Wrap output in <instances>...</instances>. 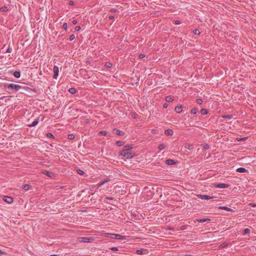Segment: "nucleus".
<instances>
[{
    "label": "nucleus",
    "mask_w": 256,
    "mask_h": 256,
    "mask_svg": "<svg viewBox=\"0 0 256 256\" xmlns=\"http://www.w3.org/2000/svg\"><path fill=\"white\" fill-rule=\"evenodd\" d=\"M4 86L6 89L15 91H18L22 88V86L20 85L14 84H4Z\"/></svg>",
    "instance_id": "obj_2"
},
{
    "label": "nucleus",
    "mask_w": 256,
    "mask_h": 256,
    "mask_svg": "<svg viewBox=\"0 0 256 256\" xmlns=\"http://www.w3.org/2000/svg\"><path fill=\"white\" fill-rule=\"evenodd\" d=\"M68 138L70 140H73L74 138V136L73 134H69Z\"/></svg>",
    "instance_id": "obj_35"
},
{
    "label": "nucleus",
    "mask_w": 256,
    "mask_h": 256,
    "mask_svg": "<svg viewBox=\"0 0 256 256\" xmlns=\"http://www.w3.org/2000/svg\"><path fill=\"white\" fill-rule=\"evenodd\" d=\"M187 148L189 150H192L194 149V146L192 144H188Z\"/></svg>",
    "instance_id": "obj_39"
},
{
    "label": "nucleus",
    "mask_w": 256,
    "mask_h": 256,
    "mask_svg": "<svg viewBox=\"0 0 256 256\" xmlns=\"http://www.w3.org/2000/svg\"><path fill=\"white\" fill-rule=\"evenodd\" d=\"M76 172H77L80 174V175H81V176H83L84 175V170H82L81 169H77L76 170Z\"/></svg>",
    "instance_id": "obj_23"
},
{
    "label": "nucleus",
    "mask_w": 256,
    "mask_h": 256,
    "mask_svg": "<svg viewBox=\"0 0 256 256\" xmlns=\"http://www.w3.org/2000/svg\"><path fill=\"white\" fill-rule=\"evenodd\" d=\"M0 12H5L8 10V8L6 6H2L0 8Z\"/></svg>",
    "instance_id": "obj_27"
},
{
    "label": "nucleus",
    "mask_w": 256,
    "mask_h": 256,
    "mask_svg": "<svg viewBox=\"0 0 256 256\" xmlns=\"http://www.w3.org/2000/svg\"><path fill=\"white\" fill-rule=\"evenodd\" d=\"M228 245V242H224L219 246V248H222L226 247Z\"/></svg>",
    "instance_id": "obj_22"
},
{
    "label": "nucleus",
    "mask_w": 256,
    "mask_h": 256,
    "mask_svg": "<svg viewBox=\"0 0 256 256\" xmlns=\"http://www.w3.org/2000/svg\"><path fill=\"white\" fill-rule=\"evenodd\" d=\"M111 11H112V12H115V11H116V10H112H112H111Z\"/></svg>",
    "instance_id": "obj_59"
},
{
    "label": "nucleus",
    "mask_w": 256,
    "mask_h": 256,
    "mask_svg": "<svg viewBox=\"0 0 256 256\" xmlns=\"http://www.w3.org/2000/svg\"><path fill=\"white\" fill-rule=\"evenodd\" d=\"M106 134H107V132L105 131V130L100 131L99 132V134H101L102 136H106Z\"/></svg>",
    "instance_id": "obj_36"
},
{
    "label": "nucleus",
    "mask_w": 256,
    "mask_h": 256,
    "mask_svg": "<svg viewBox=\"0 0 256 256\" xmlns=\"http://www.w3.org/2000/svg\"><path fill=\"white\" fill-rule=\"evenodd\" d=\"M12 52V48L10 47H8V48L6 50V52L8 53H10Z\"/></svg>",
    "instance_id": "obj_45"
},
{
    "label": "nucleus",
    "mask_w": 256,
    "mask_h": 256,
    "mask_svg": "<svg viewBox=\"0 0 256 256\" xmlns=\"http://www.w3.org/2000/svg\"><path fill=\"white\" fill-rule=\"evenodd\" d=\"M166 100L168 102H172L174 100L170 96H166Z\"/></svg>",
    "instance_id": "obj_24"
},
{
    "label": "nucleus",
    "mask_w": 256,
    "mask_h": 256,
    "mask_svg": "<svg viewBox=\"0 0 256 256\" xmlns=\"http://www.w3.org/2000/svg\"><path fill=\"white\" fill-rule=\"evenodd\" d=\"M232 118V115L228 114V115H224L222 116V118Z\"/></svg>",
    "instance_id": "obj_31"
},
{
    "label": "nucleus",
    "mask_w": 256,
    "mask_h": 256,
    "mask_svg": "<svg viewBox=\"0 0 256 256\" xmlns=\"http://www.w3.org/2000/svg\"><path fill=\"white\" fill-rule=\"evenodd\" d=\"M14 76L16 78H19L20 76V72L19 71H16L14 72Z\"/></svg>",
    "instance_id": "obj_20"
},
{
    "label": "nucleus",
    "mask_w": 256,
    "mask_h": 256,
    "mask_svg": "<svg viewBox=\"0 0 256 256\" xmlns=\"http://www.w3.org/2000/svg\"><path fill=\"white\" fill-rule=\"evenodd\" d=\"M62 28L64 29V30H67L68 28V24H67V23L66 22H64L63 25H62Z\"/></svg>",
    "instance_id": "obj_40"
},
{
    "label": "nucleus",
    "mask_w": 256,
    "mask_h": 256,
    "mask_svg": "<svg viewBox=\"0 0 256 256\" xmlns=\"http://www.w3.org/2000/svg\"><path fill=\"white\" fill-rule=\"evenodd\" d=\"M72 24H77V20H73V21H72Z\"/></svg>",
    "instance_id": "obj_53"
},
{
    "label": "nucleus",
    "mask_w": 256,
    "mask_h": 256,
    "mask_svg": "<svg viewBox=\"0 0 256 256\" xmlns=\"http://www.w3.org/2000/svg\"><path fill=\"white\" fill-rule=\"evenodd\" d=\"M132 145H126L124 147V149L122 151L124 152H128V150H132Z\"/></svg>",
    "instance_id": "obj_12"
},
{
    "label": "nucleus",
    "mask_w": 256,
    "mask_h": 256,
    "mask_svg": "<svg viewBox=\"0 0 256 256\" xmlns=\"http://www.w3.org/2000/svg\"><path fill=\"white\" fill-rule=\"evenodd\" d=\"M80 26H76L75 27L74 30L76 31H78L80 30Z\"/></svg>",
    "instance_id": "obj_47"
},
{
    "label": "nucleus",
    "mask_w": 256,
    "mask_h": 256,
    "mask_svg": "<svg viewBox=\"0 0 256 256\" xmlns=\"http://www.w3.org/2000/svg\"><path fill=\"white\" fill-rule=\"evenodd\" d=\"M93 237H81L78 238V240L81 242H91L94 240Z\"/></svg>",
    "instance_id": "obj_4"
},
{
    "label": "nucleus",
    "mask_w": 256,
    "mask_h": 256,
    "mask_svg": "<svg viewBox=\"0 0 256 256\" xmlns=\"http://www.w3.org/2000/svg\"><path fill=\"white\" fill-rule=\"evenodd\" d=\"M74 38H75V36H74V34H72V35L70 36V41L73 40Z\"/></svg>",
    "instance_id": "obj_41"
},
{
    "label": "nucleus",
    "mask_w": 256,
    "mask_h": 256,
    "mask_svg": "<svg viewBox=\"0 0 256 256\" xmlns=\"http://www.w3.org/2000/svg\"><path fill=\"white\" fill-rule=\"evenodd\" d=\"M50 256H59L58 254H52V255H50Z\"/></svg>",
    "instance_id": "obj_57"
},
{
    "label": "nucleus",
    "mask_w": 256,
    "mask_h": 256,
    "mask_svg": "<svg viewBox=\"0 0 256 256\" xmlns=\"http://www.w3.org/2000/svg\"><path fill=\"white\" fill-rule=\"evenodd\" d=\"M193 33L195 34V35H199L200 34V32L198 30V29H196L194 30V31H193Z\"/></svg>",
    "instance_id": "obj_34"
},
{
    "label": "nucleus",
    "mask_w": 256,
    "mask_h": 256,
    "mask_svg": "<svg viewBox=\"0 0 256 256\" xmlns=\"http://www.w3.org/2000/svg\"><path fill=\"white\" fill-rule=\"evenodd\" d=\"M198 111V108H194L191 110L190 112L192 114H196Z\"/></svg>",
    "instance_id": "obj_25"
},
{
    "label": "nucleus",
    "mask_w": 256,
    "mask_h": 256,
    "mask_svg": "<svg viewBox=\"0 0 256 256\" xmlns=\"http://www.w3.org/2000/svg\"><path fill=\"white\" fill-rule=\"evenodd\" d=\"M114 18V16H109V18H110V20H113Z\"/></svg>",
    "instance_id": "obj_54"
},
{
    "label": "nucleus",
    "mask_w": 256,
    "mask_h": 256,
    "mask_svg": "<svg viewBox=\"0 0 256 256\" xmlns=\"http://www.w3.org/2000/svg\"><path fill=\"white\" fill-rule=\"evenodd\" d=\"M174 24H180V21L179 20H176L174 21Z\"/></svg>",
    "instance_id": "obj_48"
},
{
    "label": "nucleus",
    "mask_w": 256,
    "mask_h": 256,
    "mask_svg": "<svg viewBox=\"0 0 256 256\" xmlns=\"http://www.w3.org/2000/svg\"><path fill=\"white\" fill-rule=\"evenodd\" d=\"M54 76L53 78L54 79H56L58 78L59 72L58 67L54 66L53 69Z\"/></svg>",
    "instance_id": "obj_5"
},
{
    "label": "nucleus",
    "mask_w": 256,
    "mask_h": 256,
    "mask_svg": "<svg viewBox=\"0 0 256 256\" xmlns=\"http://www.w3.org/2000/svg\"><path fill=\"white\" fill-rule=\"evenodd\" d=\"M4 200L8 204H11L13 202V198L10 196H6L4 198Z\"/></svg>",
    "instance_id": "obj_8"
},
{
    "label": "nucleus",
    "mask_w": 256,
    "mask_h": 256,
    "mask_svg": "<svg viewBox=\"0 0 256 256\" xmlns=\"http://www.w3.org/2000/svg\"><path fill=\"white\" fill-rule=\"evenodd\" d=\"M42 173L50 178H52L54 176V174L52 172H51L48 170H43L42 172Z\"/></svg>",
    "instance_id": "obj_9"
},
{
    "label": "nucleus",
    "mask_w": 256,
    "mask_h": 256,
    "mask_svg": "<svg viewBox=\"0 0 256 256\" xmlns=\"http://www.w3.org/2000/svg\"><path fill=\"white\" fill-rule=\"evenodd\" d=\"M68 91L71 94H72L76 92V90L74 88H69Z\"/></svg>",
    "instance_id": "obj_21"
},
{
    "label": "nucleus",
    "mask_w": 256,
    "mask_h": 256,
    "mask_svg": "<svg viewBox=\"0 0 256 256\" xmlns=\"http://www.w3.org/2000/svg\"><path fill=\"white\" fill-rule=\"evenodd\" d=\"M228 186L226 184L220 183V184H217L216 187L218 188H228Z\"/></svg>",
    "instance_id": "obj_11"
},
{
    "label": "nucleus",
    "mask_w": 256,
    "mask_h": 256,
    "mask_svg": "<svg viewBox=\"0 0 256 256\" xmlns=\"http://www.w3.org/2000/svg\"><path fill=\"white\" fill-rule=\"evenodd\" d=\"M250 230L249 228H245L244 230V234H249L250 232Z\"/></svg>",
    "instance_id": "obj_33"
},
{
    "label": "nucleus",
    "mask_w": 256,
    "mask_h": 256,
    "mask_svg": "<svg viewBox=\"0 0 256 256\" xmlns=\"http://www.w3.org/2000/svg\"><path fill=\"white\" fill-rule=\"evenodd\" d=\"M184 256H192L190 254H185Z\"/></svg>",
    "instance_id": "obj_58"
},
{
    "label": "nucleus",
    "mask_w": 256,
    "mask_h": 256,
    "mask_svg": "<svg viewBox=\"0 0 256 256\" xmlns=\"http://www.w3.org/2000/svg\"><path fill=\"white\" fill-rule=\"evenodd\" d=\"M120 156H122L127 159L131 158L134 156V153L131 152L122 151L120 153Z\"/></svg>",
    "instance_id": "obj_3"
},
{
    "label": "nucleus",
    "mask_w": 256,
    "mask_h": 256,
    "mask_svg": "<svg viewBox=\"0 0 256 256\" xmlns=\"http://www.w3.org/2000/svg\"><path fill=\"white\" fill-rule=\"evenodd\" d=\"M106 200H114V198H112V197H108V196H107V197H106Z\"/></svg>",
    "instance_id": "obj_49"
},
{
    "label": "nucleus",
    "mask_w": 256,
    "mask_h": 256,
    "mask_svg": "<svg viewBox=\"0 0 256 256\" xmlns=\"http://www.w3.org/2000/svg\"><path fill=\"white\" fill-rule=\"evenodd\" d=\"M247 171L248 170L244 168H238L236 169V172H245Z\"/></svg>",
    "instance_id": "obj_16"
},
{
    "label": "nucleus",
    "mask_w": 256,
    "mask_h": 256,
    "mask_svg": "<svg viewBox=\"0 0 256 256\" xmlns=\"http://www.w3.org/2000/svg\"><path fill=\"white\" fill-rule=\"evenodd\" d=\"M174 132L172 129H168L165 131V134L167 136H172Z\"/></svg>",
    "instance_id": "obj_15"
},
{
    "label": "nucleus",
    "mask_w": 256,
    "mask_h": 256,
    "mask_svg": "<svg viewBox=\"0 0 256 256\" xmlns=\"http://www.w3.org/2000/svg\"><path fill=\"white\" fill-rule=\"evenodd\" d=\"M4 254V252H3L1 250H0V255H2V254Z\"/></svg>",
    "instance_id": "obj_55"
},
{
    "label": "nucleus",
    "mask_w": 256,
    "mask_h": 256,
    "mask_svg": "<svg viewBox=\"0 0 256 256\" xmlns=\"http://www.w3.org/2000/svg\"><path fill=\"white\" fill-rule=\"evenodd\" d=\"M110 180V179L109 178H106V179H105V180H104L103 181H102V182H100L99 183V184H98L99 186H102V185H103V184H104L105 183H106V182H109Z\"/></svg>",
    "instance_id": "obj_18"
},
{
    "label": "nucleus",
    "mask_w": 256,
    "mask_h": 256,
    "mask_svg": "<svg viewBox=\"0 0 256 256\" xmlns=\"http://www.w3.org/2000/svg\"><path fill=\"white\" fill-rule=\"evenodd\" d=\"M114 134L120 136H122L124 134V132L116 128L114 129Z\"/></svg>",
    "instance_id": "obj_7"
},
{
    "label": "nucleus",
    "mask_w": 256,
    "mask_h": 256,
    "mask_svg": "<svg viewBox=\"0 0 256 256\" xmlns=\"http://www.w3.org/2000/svg\"><path fill=\"white\" fill-rule=\"evenodd\" d=\"M210 218H200V219H197L196 221L199 222H206L210 221Z\"/></svg>",
    "instance_id": "obj_17"
},
{
    "label": "nucleus",
    "mask_w": 256,
    "mask_h": 256,
    "mask_svg": "<svg viewBox=\"0 0 256 256\" xmlns=\"http://www.w3.org/2000/svg\"><path fill=\"white\" fill-rule=\"evenodd\" d=\"M196 102L198 104H202V100L200 98H198L196 100Z\"/></svg>",
    "instance_id": "obj_38"
},
{
    "label": "nucleus",
    "mask_w": 256,
    "mask_h": 256,
    "mask_svg": "<svg viewBox=\"0 0 256 256\" xmlns=\"http://www.w3.org/2000/svg\"><path fill=\"white\" fill-rule=\"evenodd\" d=\"M174 110L176 112H177L178 114H180L182 112V106H176Z\"/></svg>",
    "instance_id": "obj_13"
},
{
    "label": "nucleus",
    "mask_w": 256,
    "mask_h": 256,
    "mask_svg": "<svg viewBox=\"0 0 256 256\" xmlns=\"http://www.w3.org/2000/svg\"><path fill=\"white\" fill-rule=\"evenodd\" d=\"M29 188H30L29 185L28 184H25L22 186V188L24 190H28L29 189Z\"/></svg>",
    "instance_id": "obj_29"
},
{
    "label": "nucleus",
    "mask_w": 256,
    "mask_h": 256,
    "mask_svg": "<svg viewBox=\"0 0 256 256\" xmlns=\"http://www.w3.org/2000/svg\"><path fill=\"white\" fill-rule=\"evenodd\" d=\"M250 204L251 206H256V204Z\"/></svg>",
    "instance_id": "obj_56"
},
{
    "label": "nucleus",
    "mask_w": 256,
    "mask_h": 256,
    "mask_svg": "<svg viewBox=\"0 0 256 256\" xmlns=\"http://www.w3.org/2000/svg\"><path fill=\"white\" fill-rule=\"evenodd\" d=\"M219 209L226 210L227 211H230V212H232L233 210L232 208H229L226 206H220Z\"/></svg>",
    "instance_id": "obj_19"
},
{
    "label": "nucleus",
    "mask_w": 256,
    "mask_h": 256,
    "mask_svg": "<svg viewBox=\"0 0 256 256\" xmlns=\"http://www.w3.org/2000/svg\"><path fill=\"white\" fill-rule=\"evenodd\" d=\"M145 57V54H140L139 55V58L141 59L144 58Z\"/></svg>",
    "instance_id": "obj_43"
},
{
    "label": "nucleus",
    "mask_w": 256,
    "mask_h": 256,
    "mask_svg": "<svg viewBox=\"0 0 256 256\" xmlns=\"http://www.w3.org/2000/svg\"><path fill=\"white\" fill-rule=\"evenodd\" d=\"M168 106V104L166 103L164 104L163 105V107L164 108H166Z\"/></svg>",
    "instance_id": "obj_52"
},
{
    "label": "nucleus",
    "mask_w": 256,
    "mask_h": 256,
    "mask_svg": "<svg viewBox=\"0 0 256 256\" xmlns=\"http://www.w3.org/2000/svg\"><path fill=\"white\" fill-rule=\"evenodd\" d=\"M39 119L38 118L37 119L35 120L32 124H29L28 126L30 127H32L36 126L38 122Z\"/></svg>",
    "instance_id": "obj_14"
},
{
    "label": "nucleus",
    "mask_w": 256,
    "mask_h": 256,
    "mask_svg": "<svg viewBox=\"0 0 256 256\" xmlns=\"http://www.w3.org/2000/svg\"><path fill=\"white\" fill-rule=\"evenodd\" d=\"M46 136L48 138H54V136L52 134V133H50V132H48L46 134Z\"/></svg>",
    "instance_id": "obj_32"
},
{
    "label": "nucleus",
    "mask_w": 256,
    "mask_h": 256,
    "mask_svg": "<svg viewBox=\"0 0 256 256\" xmlns=\"http://www.w3.org/2000/svg\"><path fill=\"white\" fill-rule=\"evenodd\" d=\"M110 250L113 251H117L118 250V248L117 247H112L110 248Z\"/></svg>",
    "instance_id": "obj_46"
},
{
    "label": "nucleus",
    "mask_w": 256,
    "mask_h": 256,
    "mask_svg": "<svg viewBox=\"0 0 256 256\" xmlns=\"http://www.w3.org/2000/svg\"><path fill=\"white\" fill-rule=\"evenodd\" d=\"M176 163V162L172 159H168L166 160V164L168 165H173Z\"/></svg>",
    "instance_id": "obj_10"
},
{
    "label": "nucleus",
    "mask_w": 256,
    "mask_h": 256,
    "mask_svg": "<svg viewBox=\"0 0 256 256\" xmlns=\"http://www.w3.org/2000/svg\"><path fill=\"white\" fill-rule=\"evenodd\" d=\"M106 67L108 68H110L111 66H112V64L110 63H108V64H106Z\"/></svg>",
    "instance_id": "obj_51"
},
{
    "label": "nucleus",
    "mask_w": 256,
    "mask_h": 256,
    "mask_svg": "<svg viewBox=\"0 0 256 256\" xmlns=\"http://www.w3.org/2000/svg\"><path fill=\"white\" fill-rule=\"evenodd\" d=\"M200 113L202 115H205L208 114V110L206 109L202 108L200 110Z\"/></svg>",
    "instance_id": "obj_26"
},
{
    "label": "nucleus",
    "mask_w": 256,
    "mask_h": 256,
    "mask_svg": "<svg viewBox=\"0 0 256 256\" xmlns=\"http://www.w3.org/2000/svg\"><path fill=\"white\" fill-rule=\"evenodd\" d=\"M105 236L116 240H126V236H121L119 234L106 233L105 234Z\"/></svg>",
    "instance_id": "obj_1"
},
{
    "label": "nucleus",
    "mask_w": 256,
    "mask_h": 256,
    "mask_svg": "<svg viewBox=\"0 0 256 256\" xmlns=\"http://www.w3.org/2000/svg\"><path fill=\"white\" fill-rule=\"evenodd\" d=\"M124 143L122 141H117L116 142V144L117 146H122V145H124Z\"/></svg>",
    "instance_id": "obj_30"
},
{
    "label": "nucleus",
    "mask_w": 256,
    "mask_h": 256,
    "mask_svg": "<svg viewBox=\"0 0 256 256\" xmlns=\"http://www.w3.org/2000/svg\"><path fill=\"white\" fill-rule=\"evenodd\" d=\"M209 148H210V146L208 144H205L204 146V148L205 150H208Z\"/></svg>",
    "instance_id": "obj_44"
},
{
    "label": "nucleus",
    "mask_w": 256,
    "mask_h": 256,
    "mask_svg": "<svg viewBox=\"0 0 256 256\" xmlns=\"http://www.w3.org/2000/svg\"><path fill=\"white\" fill-rule=\"evenodd\" d=\"M197 197H198V198L202 199V200H210V199H212L214 198L213 196H207V195H202V194H197L196 195Z\"/></svg>",
    "instance_id": "obj_6"
},
{
    "label": "nucleus",
    "mask_w": 256,
    "mask_h": 256,
    "mask_svg": "<svg viewBox=\"0 0 256 256\" xmlns=\"http://www.w3.org/2000/svg\"><path fill=\"white\" fill-rule=\"evenodd\" d=\"M4 98V96L2 97L1 98H0V99H3Z\"/></svg>",
    "instance_id": "obj_61"
},
{
    "label": "nucleus",
    "mask_w": 256,
    "mask_h": 256,
    "mask_svg": "<svg viewBox=\"0 0 256 256\" xmlns=\"http://www.w3.org/2000/svg\"><path fill=\"white\" fill-rule=\"evenodd\" d=\"M168 229H169L170 230H172L173 228H168Z\"/></svg>",
    "instance_id": "obj_60"
},
{
    "label": "nucleus",
    "mask_w": 256,
    "mask_h": 256,
    "mask_svg": "<svg viewBox=\"0 0 256 256\" xmlns=\"http://www.w3.org/2000/svg\"><path fill=\"white\" fill-rule=\"evenodd\" d=\"M158 148L160 150H162L166 148V146L164 144H160L158 146Z\"/></svg>",
    "instance_id": "obj_28"
},
{
    "label": "nucleus",
    "mask_w": 256,
    "mask_h": 256,
    "mask_svg": "<svg viewBox=\"0 0 256 256\" xmlns=\"http://www.w3.org/2000/svg\"><path fill=\"white\" fill-rule=\"evenodd\" d=\"M187 226H182L180 228V230H183L186 229Z\"/></svg>",
    "instance_id": "obj_42"
},
{
    "label": "nucleus",
    "mask_w": 256,
    "mask_h": 256,
    "mask_svg": "<svg viewBox=\"0 0 256 256\" xmlns=\"http://www.w3.org/2000/svg\"><path fill=\"white\" fill-rule=\"evenodd\" d=\"M136 253L138 254H144L142 250H137L136 252Z\"/></svg>",
    "instance_id": "obj_37"
},
{
    "label": "nucleus",
    "mask_w": 256,
    "mask_h": 256,
    "mask_svg": "<svg viewBox=\"0 0 256 256\" xmlns=\"http://www.w3.org/2000/svg\"><path fill=\"white\" fill-rule=\"evenodd\" d=\"M69 4L70 6H74V2L72 1H70Z\"/></svg>",
    "instance_id": "obj_50"
}]
</instances>
